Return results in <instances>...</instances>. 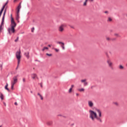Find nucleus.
Here are the masks:
<instances>
[{"label":"nucleus","mask_w":127,"mask_h":127,"mask_svg":"<svg viewBox=\"0 0 127 127\" xmlns=\"http://www.w3.org/2000/svg\"><path fill=\"white\" fill-rule=\"evenodd\" d=\"M96 111L98 113V116L95 111L92 110H89V118H90L93 122H95V120H96L98 122L102 123V111L99 109H96Z\"/></svg>","instance_id":"f257e3e1"},{"label":"nucleus","mask_w":127,"mask_h":127,"mask_svg":"<svg viewBox=\"0 0 127 127\" xmlns=\"http://www.w3.org/2000/svg\"><path fill=\"white\" fill-rule=\"evenodd\" d=\"M16 26V23L14 21V19L11 18V23L10 24V27L7 29V31L10 35H11L12 33H15V27Z\"/></svg>","instance_id":"f03ea898"},{"label":"nucleus","mask_w":127,"mask_h":127,"mask_svg":"<svg viewBox=\"0 0 127 127\" xmlns=\"http://www.w3.org/2000/svg\"><path fill=\"white\" fill-rule=\"evenodd\" d=\"M17 77H18V75L14 76L11 81V90L12 91L14 90V84L17 83Z\"/></svg>","instance_id":"7ed1b4c3"},{"label":"nucleus","mask_w":127,"mask_h":127,"mask_svg":"<svg viewBox=\"0 0 127 127\" xmlns=\"http://www.w3.org/2000/svg\"><path fill=\"white\" fill-rule=\"evenodd\" d=\"M21 54V52L20 51V50H19L18 51H17L15 54L16 58L18 60V65H19V63H20V59L21 58V56L20 55Z\"/></svg>","instance_id":"20e7f679"},{"label":"nucleus","mask_w":127,"mask_h":127,"mask_svg":"<svg viewBox=\"0 0 127 127\" xmlns=\"http://www.w3.org/2000/svg\"><path fill=\"white\" fill-rule=\"evenodd\" d=\"M64 30H65V25L62 24L59 26L58 31H59V32L63 33V32H64Z\"/></svg>","instance_id":"39448f33"},{"label":"nucleus","mask_w":127,"mask_h":127,"mask_svg":"<svg viewBox=\"0 0 127 127\" xmlns=\"http://www.w3.org/2000/svg\"><path fill=\"white\" fill-rule=\"evenodd\" d=\"M107 64L110 69H114V64L112 62L110 59H108L107 60Z\"/></svg>","instance_id":"423d86ee"},{"label":"nucleus","mask_w":127,"mask_h":127,"mask_svg":"<svg viewBox=\"0 0 127 127\" xmlns=\"http://www.w3.org/2000/svg\"><path fill=\"white\" fill-rule=\"evenodd\" d=\"M87 104L89 108H93V107H94V102L92 100H88L87 101Z\"/></svg>","instance_id":"0eeeda50"},{"label":"nucleus","mask_w":127,"mask_h":127,"mask_svg":"<svg viewBox=\"0 0 127 127\" xmlns=\"http://www.w3.org/2000/svg\"><path fill=\"white\" fill-rule=\"evenodd\" d=\"M31 77L33 80H35V79H38V77L37 76V74L36 73H32L31 74Z\"/></svg>","instance_id":"6e6552de"},{"label":"nucleus","mask_w":127,"mask_h":127,"mask_svg":"<svg viewBox=\"0 0 127 127\" xmlns=\"http://www.w3.org/2000/svg\"><path fill=\"white\" fill-rule=\"evenodd\" d=\"M21 3H20L19 5L18 6L17 8V12H16V14H19V11L20 10V8H21Z\"/></svg>","instance_id":"1a4fd4ad"},{"label":"nucleus","mask_w":127,"mask_h":127,"mask_svg":"<svg viewBox=\"0 0 127 127\" xmlns=\"http://www.w3.org/2000/svg\"><path fill=\"white\" fill-rule=\"evenodd\" d=\"M86 79H82L81 80V83H84V86H87L88 85V82H87Z\"/></svg>","instance_id":"9d476101"},{"label":"nucleus","mask_w":127,"mask_h":127,"mask_svg":"<svg viewBox=\"0 0 127 127\" xmlns=\"http://www.w3.org/2000/svg\"><path fill=\"white\" fill-rule=\"evenodd\" d=\"M93 0H85V1L83 3L84 6L87 5V2H88V1H93Z\"/></svg>","instance_id":"9b49d317"},{"label":"nucleus","mask_w":127,"mask_h":127,"mask_svg":"<svg viewBox=\"0 0 127 127\" xmlns=\"http://www.w3.org/2000/svg\"><path fill=\"white\" fill-rule=\"evenodd\" d=\"M24 55L28 59L29 58V52L25 53Z\"/></svg>","instance_id":"f8f14e48"},{"label":"nucleus","mask_w":127,"mask_h":127,"mask_svg":"<svg viewBox=\"0 0 127 127\" xmlns=\"http://www.w3.org/2000/svg\"><path fill=\"white\" fill-rule=\"evenodd\" d=\"M78 92H85V89L84 88H78L77 89Z\"/></svg>","instance_id":"ddd939ff"},{"label":"nucleus","mask_w":127,"mask_h":127,"mask_svg":"<svg viewBox=\"0 0 127 127\" xmlns=\"http://www.w3.org/2000/svg\"><path fill=\"white\" fill-rule=\"evenodd\" d=\"M16 19L17 20L18 22H19V14H16Z\"/></svg>","instance_id":"4468645a"},{"label":"nucleus","mask_w":127,"mask_h":127,"mask_svg":"<svg viewBox=\"0 0 127 127\" xmlns=\"http://www.w3.org/2000/svg\"><path fill=\"white\" fill-rule=\"evenodd\" d=\"M48 47H44L42 49V51H45V50H48Z\"/></svg>","instance_id":"2eb2a0df"},{"label":"nucleus","mask_w":127,"mask_h":127,"mask_svg":"<svg viewBox=\"0 0 127 127\" xmlns=\"http://www.w3.org/2000/svg\"><path fill=\"white\" fill-rule=\"evenodd\" d=\"M8 86V84L6 83V85L5 86V89L7 90L8 92H9V89L7 88V86Z\"/></svg>","instance_id":"dca6fc26"},{"label":"nucleus","mask_w":127,"mask_h":127,"mask_svg":"<svg viewBox=\"0 0 127 127\" xmlns=\"http://www.w3.org/2000/svg\"><path fill=\"white\" fill-rule=\"evenodd\" d=\"M47 124L48 125V126H51V125H52V122L51 121H48L47 123Z\"/></svg>","instance_id":"f3484780"},{"label":"nucleus","mask_w":127,"mask_h":127,"mask_svg":"<svg viewBox=\"0 0 127 127\" xmlns=\"http://www.w3.org/2000/svg\"><path fill=\"white\" fill-rule=\"evenodd\" d=\"M106 39L107 41H111L112 40V39L109 37H106Z\"/></svg>","instance_id":"a211bd4d"},{"label":"nucleus","mask_w":127,"mask_h":127,"mask_svg":"<svg viewBox=\"0 0 127 127\" xmlns=\"http://www.w3.org/2000/svg\"><path fill=\"white\" fill-rule=\"evenodd\" d=\"M38 96H39L41 100H43V97L40 94V93H38Z\"/></svg>","instance_id":"6ab92c4d"},{"label":"nucleus","mask_w":127,"mask_h":127,"mask_svg":"<svg viewBox=\"0 0 127 127\" xmlns=\"http://www.w3.org/2000/svg\"><path fill=\"white\" fill-rule=\"evenodd\" d=\"M4 6L3 7V8H2L0 11V16H1V14H2V12L3 11V8H4Z\"/></svg>","instance_id":"aec40b11"},{"label":"nucleus","mask_w":127,"mask_h":127,"mask_svg":"<svg viewBox=\"0 0 127 127\" xmlns=\"http://www.w3.org/2000/svg\"><path fill=\"white\" fill-rule=\"evenodd\" d=\"M0 98L2 101L3 100V94L2 93H1V95H0Z\"/></svg>","instance_id":"412c9836"},{"label":"nucleus","mask_w":127,"mask_h":127,"mask_svg":"<svg viewBox=\"0 0 127 127\" xmlns=\"http://www.w3.org/2000/svg\"><path fill=\"white\" fill-rule=\"evenodd\" d=\"M64 44L63 43V44L61 45V47L63 48V50H65V47L64 46Z\"/></svg>","instance_id":"4be33fe9"},{"label":"nucleus","mask_w":127,"mask_h":127,"mask_svg":"<svg viewBox=\"0 0 127 127\" xmlns=\"http://www.w3.org/2000/svg\"><path fill=\"white\" fill-rule=\"evenodd\" d=\"M114 35H115L116 37H120V35H119V34H118V33H115V34H114Z\"/></svg>","instance_id":"5701e85b"},{"label":"nucleus","mask_w":127,"mask_h":127,"mask_svg":"<svg viewBox=\"0 0 127 127\" xmlns=\"http://www.w3.org/2000/svg\"><path fill=\"white\" fill-rule=\"evenodd\" d=\"M46 55H47V56H49V57H51V56H52V54H51L47 53V54H46Z\"/></svg>","instance_id":"b1692460"},{"label":"nucleus","mask_w":127,"mask_h":127,"mask_svg":"<svg viewBox=\"0 0 127 127\" xmlns=\"http://www.w3.org/2000/svg\"><path fill=\"white\" fill-rule=\"evenodd\" d=\"M72 88H70L68 90V93H72Z\"/></svg>","instance_id":"393cba45"},{"label":"nucleus","mask_w":127,"mask_h":127,"mask_svg":"<svg viewBox=\"0 0 127 127\" xmlns=\"http://www.w3.org/2000/svg\"><path fill=\"white\" fill-rule=\"evenodd\" d=\"M54 50L56 51V52H59V49L54 48Z\"/></svg>","instance_id":"a878e982"},{"label":"nucleus","mask_w":127,"mask_h":127,"mask_svg":"<svg viewBox=\"0 0 127 127\" xmlns=\"http://www.w3.org/2000/svg\"><path fill=\"white\" fill-rule=\"evenodd\" d=\"M113 20L111 19V17H109L107 21H112Z\"/></svg>","instance_id":"bb28decb"},{"label":"nucleus","mask_w":127,"mask_h":127,"mask_svg":"<svg viewBox=\"0 0 127 127\" xmlns=\"http://www.w3.org/2000/svg\"><path fill=\"white\" fill-rule=\"evenodd\" d=\"M8 2L7 1V2L5 3V5L3 6V7H2V8H3V9H4V7H5V5H6V4H7ZM3 7H4V8H3Z\"/></svg>","instance_id":"cd10ccee"},{"label":"nucleus","mask_w":127,"mask_h":127,"mask_svg":"<svg viewBox=\"0 0 127 127\" xmlns=\"http://www.w3.org/2000/svg\"><path fill=\"white\" fill-rule=\"evenodd\" d=\"M114 105H116V106H119V103L118 102H114Z\"/></svg>","instance_id":"c85d7f7f"},{"label":"nucleus","mask_w":127,"mask_h":127,"mask_svg":"<svg viewBox=\"0 0 127 127\" xmlns=\"http://www.w3.org/2000/svg\"><path fill=\"white\" fill-rule=\"evenodd\" d=\"M63 43H64L62 42H58V44H62V45Z\"/></svg>","instance_id":"c756f323"},{"label":"nucleus","mask_w":127,"mask_h":127,"mask_svg":"<svg viewBox=\"0 0 127 127\" xmlns=\"http://www.w3.org/2000/svg\"><path fill=\"white\" fill-rule=\"evenodd\" d=\"M18 66H19V64H18V62H17V67L16 68V70H17L18 69Z\"/></svg>","instance_id":"7c9ffc66"},{"label":"nucleus","mask_w":127,"mask_h":127,"mask_svg":"<svg viewBox=\"0 0 127 127\" xmlns=\"http://www.w3.org/2000/svg\"><path fill=\"white\" fill-rule=\"evenodd\" d=\"M31 32H34V28H32L31 29Z\"/></svg>","instance_id":"2f4dec72"},{"label":"nucleus","mask_w":127,"mask_h":127,"mask_svg":"<svg viewBox=\"0 0 127 127\" xmlns=\"http://www.w3.org/2000/svg\"><path fill=\"white\" fill-rule=\"evenodd\" d=\"M120 69H124V66H123L122 65H120Z\"/></svg>","instance_id":"473e14b6"},{"label":"nucleus","mask_w":127,"mask_h":127,"mask_svg":"<svg viewBox=\"0 0 127 127\" xmlns=\"http://www.w3.org/2000/svg\"><path fill=\"white\" fill-rule=\"evenodd\" d=\"M22 81H23V83H25V78H23L22 79Z\"/></svg>","instance_id":"72a5a7b5"},{"label":"nucleus","mask_w":127,"mask_h":127,"mask_svg":"<svg viewBox=\"0 0 127 127\" xmlns=\"http://www.w3.org/2000/svg\"><path fill=\"white\" fill-rule=\"evenodd\" d=\"M18 41V37L17 38L16 40H15V42H17Z\"/></svg>","instance_id":"f704fd0d"},{"label":"nucleus","mask_w":127,"mask_h":127,"mask_svg":"<svg viewBox=\"0 0 127 127\" xmlns=\"http://www.w3.org/2000/svg\"><path fill=\"white\" fill-rule=\"evenodd\" d=\"M73 88H74V85H71L70 88L73 89Z\"/></svg>","instance_id":"c9c22d12"},{"label":"nucleus","mask_w":127,"mask_h":127,"mask_svg":"<svg viewBox=\"0 0 127 127\" xmlns=\"http://www.w3.org/2000/svg\"><path fill=\"white\" fill-rule=\"evenodd\" d=\"M18 0H14L13 2H16V1H18Z\"/></svg>","instance_id":"e433bc0d"},{"label":"nucleus","mask_w":127,"mask_h":127,"mask_svg":"<svg viewBox=\"0 0 127 127\" xmlns=\"http://www.w3.org/2000/svg\"><path fill=\"white\" fill-rule=\"evenodd\" d=\"M14 105H15V106H17V102H15V103H14Z\"/></svg>","instance_id":"4c0bfd02"},{"label":"nucleus","mask_w":127,"mask_h":127,"mask_svg":"<svg viewBox=\"0 0 127 127\" xmlns=\"http://www.w3.org/2000/svg\"><path fill=\"white\" fill-rule=\"evenodd\" d=\"M10 16H11V18H12V14H11V15H10Z\"/></svg>","instance_id":"58836bf2"},{"label":"nucleus","mask_w":127,"mask_h":127,"mask_svg":"<svg viewBox=\"0 0 127 127\" xmlns=\"http://www.w3.org/2000/svg\"><path fill=\"white\" fill-rule=\"evenodd\" d=\"M104 12H105V13H109V12H108V11H106Z\"/></svg>","instance_id":"ea45409f"},{"label":"nucleus","mask_w":127,"mask_h":127,"mask_svg":"<svg viewBox=\"0 0 127 127\" xmlns=\"http://www.w3.org/2000/svg\"><path fill=\"white\" fill-rule=\"evenodd\" d=\"M76 96H79V93H76Z\"/></svg>","instance_id":"a19ab883"},{"label":"nucleus","mask_w":127,"mask_h":127,"mask_svg":"<svg viewBox=\"0 0 127 127\" xmlns=\"http://www.w3.org/2000/svg\"><path fill=\"white\" fill-rule=\"evenodd\" d=\"M3 105H5V106H6V104H5V103H3Z\"/></svg>","instance_id":"79ce46f5"},{"label":"nucleus","mask_w":127,"mask_h":127,"mask_svg":"<svg viewBox=\"0 0 127 127\" xmlns=\"http://www.w3.org/2000/svg\"><path fill=\"white\" fill-rule=\"evenodd\" d=\"M49 47H51V45H48Z\"/></svg>","instance_id":"37998d69"},{"label":"nucleus","mask_w":127,"mask_h":127,"mask_svg":"<svg viewBox=\"0 0 127 127\" xmlns=\"http://www.w3.org/2000/svg\"><path fill=\"white\" fill-rule=\"evenodd\" d=\"M106 55H107V57L109 58V55H108V54H107Z\"/></svg>","instance_id":"c03bdc74"},{"label":"nucleus","mask_w":127,"mask_h":127,"mask_svg":"<svg viewBox=\"0 0 127 127\" xmlns=\"http://www.w3.org/2000/svg\"><path fill=\"white\" fill-rule=\"evenodd\" d=\"M110 54H112V52H109Z\"/></svg>","instance_id":"a18cd8bd"},{"label":"nucleus","mask_w":127,"mask_h":127,"mask_svg":"<svg viewBox=\"0 0 127 127\" xmlns=\"http://www.w3.org/2000/svg\"><path fill=\"white\" fill-rule=\"evenodd\" d=\"M41 88H42V84H41Z\"/></svg>","instance_id":"49530a36"},{"label":"nucleus","mask_w":127,"mask_h":127,"mask_svg":"<svg viewBox=\"0 0 127 127\" xmlns=\"http://www.w3.org/2000/svg\"><path fill=\"white\" fill-rule=\"evenodd\" d=\"M1 94H2L1 92H0V95H1Z\"/></svg>","instance_id":"de8ad7c7"},{"label":"nucleus","mask_w":127,"mask_h":127,"mask_svg":"<svg viewBox=\"0 0 127 127\" xmlns=\"http://www.w3.org/2000/svg\"><path fill=\"white\" fill-rule=\"evenodd\" d=\"M0 127H1V126H0Z\"/></svg>","instance_id":"09e8293b"}]
</instances>
